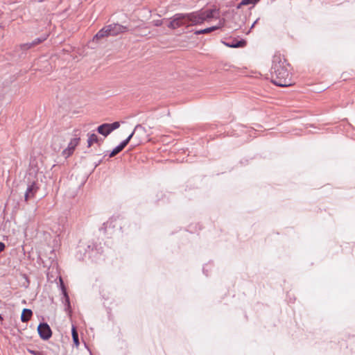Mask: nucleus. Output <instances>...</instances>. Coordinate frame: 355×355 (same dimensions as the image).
I'll return each mask as SVG.
<instances>
[{"label": "nucleus", "instance_id": "8", "mask_svg": "<svg viewBox=\"0 0 355 355\" xmlns=\"http://www.w3.org/2000/svg\"><path fill=\"white\" fill-rule=\"evenodd\" d=\"M225 45L231 48H240L244 47L246 45V41L245 40H230L227 42H224Z\"/></svg>", "mask_w": 355, "mask_h": 355}, {"label": "nucleus", "instance_id": "25", "mask_svg": "<svg viewBox=\"0 0 355 355\" xmlns=\"http://www.w3.org/2000/svg\"><path fill=\"white\" fill-rule=\"evenodd\" d=\"M29 353L33 355H44L42 352L28 349Z\"/></svg>", "mask_w": 355, "mask_h": 355}, {"label": "nucleus", "instance_id": "29", "mask_svg": "<svg viewBox=\"0 0 355 355\" xmlns=\"http://www.w3.org/2000/svg\"><path fill=\"white\" fill-rule=\"evenodd\" d=\"M119 146H121V148L123 150L124 148L127 146V144L123 141H122L119 144Z\"/></svg>", "mask_w": 355, "mask_h": 355}, {"label": "nucleus", "instance_id": "12", "mask_svg": "<svg viewBox=\"0 0 355 355\" xmlns=\"http://www.w3.org/2000/svg\"><path fill=\"white\" fill-rule=\"evenodd\" d=\"M33 315V311L29 309H24L21 315V320L23 322H27Z\"/></svg>", "mask_w": 355, "mask_h": 355}, {"label": "nucleus", "instance_id": "26", "mask_svg": "<svg viewBox=\"0 0 355 355\" xmlns=\"http://www.w3.org/2000/svg\"><path fill=\"white\" fill-rule=\"evenodd\" d=\"M153 23L154 26H160L162 25V21L160 19L154 20L153 21Z\"/></svg>", "mask_w": 355, "mask_h": 355}, {"label": "nucleus", "instance_id": "21", "mask_svg": "<svg viewBox=\"0 0 355 355\" xmlns=\"http://www.w3.org/2000/svg\"><path fill=\"white\" fill-rule=\"evenodd\" d=\"M73 153V150L67 148H65L62 153V155L65 157V158H67L69 157L70 155H71Z\"/></svg>", "mask_w": 355, "mask_h": 355}, {"label": "nucleus", "instance_id": "28", "mask_svg": "<svg viewBox=\"0 0 355 355\" xmlns=\"http://www.w3.org/2000/svg\"><path fill=\"white\" fill-rule=\"evenodd\" d=\"M5 248V244L3 242H0V253L4 250Z\"/></svg>", "mask_w": 355, "mask_h": 355}, {"label": "nucleus", "instance_id": "15", "mask_svg": "<svg viewBox=\"0 0 355 355\" xmlns=\"http://www.w3.org/2000/svg\"><path fill=\"white\" fill-rule=\"evenodd\" d=\"M76 137L71 139L70 142L68 144L67 148L73 150H75L76 147L78 146L80 141V137H78L76 135H75Z\"/></svg>", "mask_w": 355, "mask_h": 355}, {"label": "nucleus", "instance_id": "5", "mask_svg": "<svg viewBox=\"0 0 355 355\" xmlns=\"http://www.w3.org/2000/svg\"><path fill=\"white\" fill-rule=\"evenodd\" d=\"M108 28L110 29V35L111 36H116L120 33H123L128 31V28L127 26L121 25L119 24H109Z\"/></svg>", "mask_w": 355, "mask_h": 355}, {"label": "nucleus", "instance_id": "2", "mask_svg": "<svg viewBox=\"0 0 355 355\" xmlns=\"http://www.w3.org/2000/svg\"><path fill=\"white\" fill-rule=\"evenodd\" d=\"M290 64L281 54L273 56L270 69L271 82L279 87H288L292 85Z\"/></svg>", "mask_w": 355, "mask_h": 355}, {"label": "nucleus", "instance_id": "18", "mask_svg": "<svg viewBox=\"0 0 355 355\" xmlns=\"http://www.w3.org/2000/svg\"><path fill=\"white\" fill-rule=\"evenodd\" d=\"M49 35L47 34H44L42 35H41L40 37H37L36 39H35L34 40H33L32 42V44L33 45V46L42 43V42L45 41L47 37H48Z\"/></svg>", "mask_w": 355, "mask_h": 355}, {"label": "nucleus", "instance_id": "16", "mask_svg": "<svg viewBox=\"0 0 355 355\" xmlns=\"http://www.w3.org/2000/svg\"><path fill=\"white\" fill-rule=\"evenodd\" d=\"M260 0H241V1L236 6L237 9H240L243 6L250 4L255 5Z\"/></svg>", "mask_w": 355, "mask_h": 355}, {"label": "nucleus", "instance_id": "33", "mask_svg": "<svg viewBox=\"0 0 355 355\" xmlns=\"http://www.w3.org/2000/svg\"><path fill=\"white\" fill-rule=\"evenodd\" d=\"M100 163H101V162H96V164H95V167H96Z\"/></svg>", "mask_w": 355, "mask_h": 355}, {"label": "nucleus", "instance_id": "13", "mask_svg": "<svg viewBox=\"0 0 355 355\" xmlns=\"http://www.w3.org/2000/svg\"><path fill=\"white\" fill-rule=\"evenodd\" d=\"M101 141H102V139H99L96 134H94V133L88 134V140H87L88 147H90L93 144V143H98L100 144V142H101Z\"/></svg>", "mask_w": 355, "mask_h": 355}, {"label": "nucleus", "instance_id": "23", "mask_svg": "<svg viewBox=\"0 0 355 355\" xmlns=\"http://www.w3.org/2000/svg\"><path fill=\"white\" fill-rule=\"evenodd\" d=\"M33 47V45L32 44V42H28V43H25V44H23L21 45V49L22 50H28L31 48Z\"/></svg>", "mask_w": 355, "mask_h": 355}, {"label": "nucleus", "instance_id": "32", "mask_svg": "<svg viewBox=\"0 0 355 355\" xmlns=\"http://www.w3.org/2000/svg\"><path fill=\"white\" fill-rule=\"evenodd\" d=\"M3 320V317L1 316V315L0 314V321H2Z\"/></svg>", "mask_w": 355, "mask_h": 355}, {"label": "nucleus", "instance_id": "6", "mask_svg": "<svg viewBox=\"0 0 355 355\" xmlns=\"http://www.w3.org/2000/svg\"><path fill=\"white\" fill-rule=\"evenodd\" d=\"M39 187H37L35 182H32L29 184L26 189V191L24 194V198L26 201H28L30 198H32L35 196V194L38 191Z\"/></svg>", "mask_w": 355, "mask_h": 355}, {"label": "nucleus", "instance_id": "3", "mask_svg": "<svg viewBox=\"0 0 355 355\" xmlns=\"http://www.w3.org/2000/svg\"><path fill=\"white\" fill-rule=\"evenodd\" d=\"M103 252L101 244L92 241L81 240L76 248L75 256L80 261L85 260L87 257L91 261L97 262L101 259Z\"/></svg>", "mask_w": 355, "mask_h": 355}, {"label": "nucleus", "instance_id": "4", "mask_svg": "<svg viewBox=\"0 0 355 355\" xmlns=\"http://www.w3.org/2000/svg\"><path fill=\"white\" fill-rule=\"evenodd\" d=\"M37 332L40 337L44 340L49 339L52 336L51 329L46 322H42L38 325Z\"/></svg>", "mask_w": 355, "mask_h": 355}, {"label": "nucleus", "instance_id": "11", "mask_svg": "<svg viewBox=\"0 0 355 355\" xmlns=\"http://www.w3.org/2000/svg\"><path fill=\"white\" fill-rule=\"evenodd\" d=\"M97 132L104 137L108 136L111 132L109 123H103L97 128Z\"/></svg>", "mask_w": 355, "mask_h": 355}, {"label": "nucleus", "instance_id": "22", "mask_svg": "<svg viewBox=\"0 0 355 355\" xmlns=\"http://www.w3.org/2000/svg\"><path fill=\"white\" fill-rule=\"evenodd\" d=\"M111 131H114V130L119 128L120 127V122L115 121L112 123H109Z\"/></svg>", "mask_w": 355, "mask_h": 355}, {"label": "nucleus", "instance_id": "1", "mask_svg": "<svg viewBox=\"0 0 355 355\" xmlns=\"http://www.w3.org/2000/svg\"><path fill=\"white\" fill-rule=\"evenodd\" d=\"M217 10L215 9L200 10L190 13H176L170 18L168 27L175 30L180 27L188 28L191 26L200 25L205 21L216 17Z\"/></svg>", "mask_w": 355, "mask_h": 355}, {"label": "nucleus", "instance_id": "20", "mask_svg": "<svg viewBox=\"0 0 355 355\" xmlns=\"http://www.w3.org/2000/svg\"><path fill=\"white\" fill-rule=\"evenodd\" d=\"M123 149L121 148V146H119V145L115 147L110 153H109V157H114L115 155H116L117 154H119L121 151H122Z\"/></svg>", "mask_w": 355, "mask_h": 355}, {"label": "nucleus", "instance_id": "24", "mask_svg": "<svg viewBox=\"0 0 355 355\" xmlns=\"http://www.w3.org/2000/svg\"><path fill=\"white\" fill-rule=\"evenodd\" d=\"M211 267V264H206L204 267H203V273L206 275V276H208V270H209V268H210Z\"/></svg>", "mask_w": 355, "mask_h": 355}, {"label": "nucleus", "instance_id": "27", "mask_svg": "<svg viewBox=\"0 0 355 355\" xmlns=\"http://www.w3.org/2000/svg\"><path fill=\"white\" fill-rule=\"evenodd\" d=\"M225 24V19H222L219 21V23L218 25H216V26H218V29L222 28Z\"/></svg>", "mask_w": 355, "mask_h": 355}, {"label": "nucleus", "instance_id": "31", "mask_svg": "<svg viewBox=\"0 0 355 355\" xmlns=\"http://www.w3.org/2000/svg\"><path fill=\"white\" fill-rule=\"evenodd\" d=\"M123 141L128 145V143L130 142L128 139H124Z\"/></svg>", "mask_w": 355, "mask_h": 355}, {"label": "nucleus", "instance_id": "30", "mask_svg": "<svg viewBox=\"0 0 355 355\" xmlns=\"http://www.w3.org/2000/svg\"><path fill=\"white\" fill-rule=\"evenodd\" d=\"M259 18L257 19V20L252 24L251 27H250V29L253 28L254 25L257 23V21H259Z\"/></svg>", "mask_w": 355, "mask_h": 355}, {"label": "nucleus", "instance_id": "19", "mask_svg": "<svg viewBox=\"0 0 355 355\" xmlns=\"http://www.w3.org/2000/svg\"><path fill=\"white\" fill-rule=\"evenodd\" d=\"M144 130V128L141 125V124H137L135 128H134V130L132 131V132L126 138V139H128L129 141H130V139L132 138V137L134 136L135 133L136 131H138V130Z\"/></svg>", "mask_w": 355, "mask_h": 355}, {"label": "nucleus", "instance_id": "14", "mask_svg": "<svg viewBox=\"0 0 355 355\" xmlns=\"http://www.w3.org/2000/svg\"><path fill=\"white\" fill-rule=\"evenodd\" d=\"M218 29V26H211L204 29L196 31L195 35L207 34Z\"/></svg>", "mask_w": 355, "mask_h": 355}, {"label": "nucleus", "instance_id": "34", "mask_svg": "<svg viewBox=\"0 0 355 355\" xmlns=\"http://www.w3.org/2000/svg\"><path fill=\"white\" fill-rule=\"evenodd\" d=\"M54 150H60V148H58V149L56 148H54Z\"/></svg>", "mask_w": 355, "mask_h": 355}, {"label": "nucleus", "instance_id": "17", "mask_svg": "<svg viewBox=\"0 0 355 355\" xmlns=\"http://www.w3.org/2000/svg\"><path fill=\"white\" fill-rule=\"evenodd\" d=\"M71 334H72V338H73L74 345L76 347H78V345L80 344L79 339H78V332H77L75 327H73V326L72 327Z\"/></svg>", "mask_w": 355, "mask_h": 355}, {"label": "nucleus", "instance_id": "10", "mask_svg": "<svg viewBox=\"0 0 355 355\" xmlns=\"http://www.w3.org/2000/svg\"><path fill=\"white\" fill-rule=\"evenodd\" d=\"M110 29L108 28V25L101 28L94 37V40H98L105 37L111 36L110 35Z\"/></svg>", "mask_w": 355, "mask_h": 355}, {"label": "nucleus", "instance_id": "7", "mask_svg": "<svg viewBox=\"0 0 355 355\" xmlns=\"http://www.w3.org/2000/svg\"><path fill=\"white\" fill-rule=\"evenodd\" d=\"M60 288H61V290H62V294H63L62 302H63V304L65 306V310L66 311H69L70 309H71L69 297V295H68V293L67 292V289L65 288V286L64 285V283H63V282H62L61 278L60 279Z\"/></svg>", "mask_w": 355, "mask_h": 355}, {"label": "nucleus", "instance_id": "9", "mask_svg": "<svg viewBox=\"0 0 355 355\" xmlns=\"http://www.w3.org/2000/svg\"><path fill=\"white\" fill-rule=\"evenodd\" d=\"M116 220L113 218L109 219L107 221L104 223L102 227L100 228V231H103L105 234L107 233L110 230H112L116 226Z\"/></svg>", "mask_w": 355, "mask_h": 355}]
</instances>
